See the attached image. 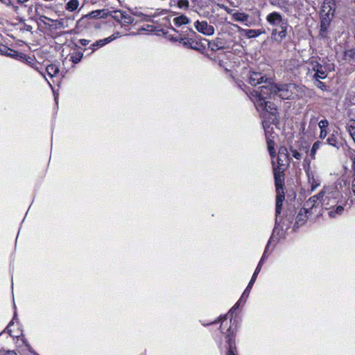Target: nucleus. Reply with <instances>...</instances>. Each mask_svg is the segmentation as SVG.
<instances>
[{
  "label": "nucleus",
  "instance_id": "obj_51",
  "mask_svg": "<svg viewBox=\"0 0 355 355\" xmlns=\"http://www.w3.org/2000/svg\"><path fill=\"white\" fill-rule=\"evenodd\" d=\"M227 315H225L224 318L226 320L227 319Z\"/></svg>",
  "mask_w": 355,
  "mask_h": 355
},
{
  "label": "nucleus",
  "instance_id": "obj_8",
  "mask_svg": "<svg viewBox=\"0 0 355 355\" xmlns=\"http://www.w3.org/2000/svg\"><path fill=\"white\" fill-rule=\"evenodd\" d=\"M262 124H263V129L265 130V133H266L268 149L270 155L272 157H274L276 155V152L275 150V142L269 138L270 132V130H272V128H270V125L266 120L263 121Z\"/></svg>",
  "mask_w": 355,
  "mask_h": 355
},
{
  "label": "nucleus",
  "instance_id": "obj_4",
  "mask_svg": "<svg viewBox=\"0 0 355 355\" xmlns=\"http://www.w3.org/2000/svg\"><path fill=\"white\" fill-rule=\"evenodd\" d=\"M320 193H322L321 204L325 208L336 206L341 198L340 192L333 186H324L320 191Z\"/></svg>",
  "mask_w": 355,
  "mask_h": 355
},
{
  "label": "nucleus",
  "instance_id": "obj_10",
  "mask_svg": "<svg viewBox=\"0 0 355 355\" xmlns=\"http://www.w3.org/2000/svg\"><path fill=\"white\" fill-rule=\"evenodd\" d=\"M196 30L206 35H211L214 33V28L206 21H197L194 24Z\"/></svg>",
  "mask_w": 355,
  "mask_h": 355
},
{
  "label": "nucleus",
  "instance_id": "obj_5",
  "mask_svg": "<svg viewBox=\"0 0 355 355\" xmlns=\"http://www.w3.org/2000/svg\"><path fill=\"white\" fill-rule=\"evenodd\" d=\"M275 94L282 99H293L298 96V92L302 88L293 83L276 85Z\"/></svg>",
  "mask_w": 355,
  "mask_h": 355
},
{
  "label": "nucleus",
  "instance_id": "obj_42",
  "mask_svg": "<svg viewBox=\"0 0 355 355\" xmlns=\"http://www.w3.org/2000/svg\"><path fill=\"white\" fill-rule=\"evenodd\" d=\"M158 16V14L154 13L152 15H144V19L146 21H150L152 17H156Z\"/></svg>",
  "mask_w": 355,
  "mask_h": 355
},
{
  "label": "nucleus",
  "instance_id": "obj_25",
  "mask_svg": "<svg viewBox=\"0 0 355 355\" xmlns=\"http://www.w3.org/2000/svg\"><path fill=\"white\" fill-rule=\"evenodd\" d=\"M46 71L49 76L53 77L59 72V68L56 64H51L46 67Z\"/></svg>",
  "mask_w": 355,
  "mask_h": 355
},
{
  "label": "nucleus",
  "instance_id": "obj_13",
  "mask_svg": "<svg viewBox=\"0 0 355 355\" xmlns=\"http://www.w3.org/2000/svg\"><path fill=\"white\" fill-rule=\"evenodd\" d=\"M289 162L290 158L287 148L284 146L280 147L278 151L277 166L283 167L286 165H288Z\"/></svg>",
  "mask_w": 355,
  "mask_h": 355
},
{
  "label": "nucleus",
  "instance_id": "obj_26",
  "mask_svg": "<svg viewBox=\"0 0 355 355\" xmlns=\"http://www.w3.org/2000/svg\"><path fill=\"white\" fill-rule=\"evenodd\" d=\"M269 3L274 6L280 8H286L289 6L288 1L286 0H269Z\"/></svg>",
  "mask_w": 355,
  "mask_h": 355
},
{
  "label": "nucleus",
  "instance_id": "obj_3",
  "mask_svg": "<svg viewBox=\"0 0 355 355\" xmlns=\"http://www.w3.org/2000/svg\"><path fill=\"white\" fill-rule=\"evenodd\" d=\"M265 84L266 85L253 89L250 92V98L254 102V105L261 101H265L268 98H270L272 95H276L275 92L277 89L276 85L272 83L271 79Z\"/></svg>",
  "mask_w": 355,
  "mask_h": 355
},
{
  "label": "nucleus",
  "instance_id": "obj_36",
  "mask_svg": "<svg viewBox=\"0 0 355 355\" xmlns=\"http://www.w3.org/2000/svg\"><path fill=\"white\" fill-rule=\"evenodd\" d=\"M320 79L321 78H313L314 80V85L322 91H326L327 86L324 83L320 81Z\"/></svg>",
  "mask_w": 355,
  "mask_h": 355
},
{
  "label": "nucleus",
  "instance_id": "obj_33",
  "mask_svg": "<svg viewBox=\"0 0 355 355\" xmlns=\"http://www.w3.org/2000/svg\"><path fill=\"white\" fill-rule=\"evenodd\" d=\"M83 58V53L80 52H73L70 55V60L74 63H78Z\"/></svg>",
  "mask_w": 355,
  "mask_h": 355
},
{
  "label": "nucleus",
  "instance_id": "obj_27",
  "mask_svg": "<svg viewBox=\"0 0 355 355\" xmlns=\"http://www.w3.org/2000/svg\"><path fill=\"white\" fill-rule=\"evenodd\" d=\"M346 129L349 132L350 137L355 142V121H351L346 125Z\"/></svg>",
  "mask_w": 355,
  "mask_h": 355
},
{
  "label": "nucleus",
  "instance_id": "obj_28",
  "mask_svg": "<svg viewBox=\"0 0 355 355\" xmlns=\"http://www.w3.org/2000/svg\"><path fill=\"white\" fill-rule=\"evenodd\" d=\"M257 278H255V277H252L247 288H245V290L244 291V292L243 293L241 298H240V300H243V299L245 298H247L249 295V293H250V289L252 288L255 280H256Z\"/></svg>",
  "mask_w": 355,
  "mask_h": 355
},
{
  "label": "nucleus",
  "instance_id": "obj_29",
  "mask_svg": "<svg viewBox=\"0 0 355 355\" xmlns=\"http://www.w3.org/2000/svg\"><path fill=\"white\" fill-rule=\"evenodd\" d=\"M233 18L236 21L246 22L248 21L249 16L243 12H235L233 14Z\"/></svg>",
  "mask_w": 355,
  "mask_h": 355
},
{
  "label": "nucleus",
  "instance_id": "obj_39",
  "mask_svg": "<svg viewBox=\"0 0 355 355\" xmlns=\"http://www.w3.org/2000/svg\"><path fill=\"white\" fill-rule=\"evenodd\" d=\"M293 157H294L297 159H301L302 158V155L297 150L295 149H291Z\"/></svg>",
  "mask_w": 355,
  "mask_h": 355
},
{
  "label": "nucleus",
  "instance_id": "obj_43",
  "mask_svg": "<svg viewBox=\"0 0 355 355\" xmlns=\"http://www.w3.org/2000/svg\"><path fill=\"white\" fill-rule=\"evenodd\" d=\"M261 264H258L256 269H255V271L252 275V277H255V278H257L259 272H260L261 270Z\"/></svg>",
  "mask_w": 355,
  "mask_h": 355
},
{
  "label": "nucleus",
  "instance_id": "obj_31",
  "mask_svg": "<svg viewBox=\"0 0 355 355\" xmlns=\"http://www.w3.org/2000/svg\"><path fill=\"white\" fill-rule=\"evenodd\" d=\"M180 42L186 47L190 48L192 49H197V43H196L194 41H193L191 39L189 38H184L182 39Z\"/></svg>",
  "mask_w": 355,
  "mask_h": 355
},
{
  "label": "nucleus",
  "instance_id": "obj_11",
  "mask_svg": "<svg viewBox=\"0 0 355 355\" xmlns=\"http://www.w3.org/2000/svg\"><path fill=\"white\" fill-rule=\"evenodd\" d=\"M322 193H320V191L316 194L313 196L312 197L309 198L304 204L303 208L304 210L309 211L310 214L312 213V209L317 207V205L319 204V202L321 203V198H322Z\"/></svg>",
  "mask_w": 355,
  "mask_h": 355
},
{
  "label": "nucleus",
  "instance_id": "obj_46",
  "mask_svg": "<svg viewBox=\"0 0 355 355\" xmlns=\"http://www.w3.org/2000/svg\"><path fill=\"white\" fill-rule=\"evenodd\" d=\"M5 355H17V354L14 351H8L6 352V354Z\"/></svg>",
  "mask_w": 355,
  "mask_h": 355
},
{
  "label": "nucleus",
  "instance_id": "obj_38",
  "mask_svg": "<svg viewBox=\"0 0 355 355\" xmlns=\"http://www.w3.org/2000/svg\"><path fill=\"white\" fill-rule=\"evenodd\" d=\"M354 59L355 58V51L353 49L346 51L345 52V59Z\"/></svg>",
  "mask_w": 355,
  "mask_h": 355
},
{
  "label": "nucleus",
  "instance_id": "obj_47",
  "mask_svg": "<svg viewBox=\"0 0 355 355\" xmlns=\"http://www.w3.org/2000/svg\"><path fill=\"white\" fill-rule=\"evenodd\" d=\"M12 324V322H10L9 323V324L7 326L6 329V330L7 331V332H8L9 334H10V333H11V330H10L9 328H10V326Z\"/></svg>",
  "mask_w": 355,
  "mask_h": 355
},
{
  "label": "nucleus",
  "instance_id": "obj_7",
  "mask_svg": "<svg viewBox=\"0 0 355 355\" xmlns=\"http://www.w3.org/2000/svg\"><path fill=\"white\" fill-rule=\"evenodd\" d=\"M270 80L265 74L258 71H250L248 74V82L252 86H256L261 83H267Z\"/></svg>",
  "mask_w": 355,
  "mask_h": 355
},
{
  "label": "nucleus",
  "instance_id": "obj_18",
  "mask_svg": "<svg viewBox=\"0 0 355 355\" xmlns=\"http://www.w3.org/2000/svg\"><path fill=\"white\" fill-rule=\"evenodd\" d=\"M0 51L2 52L3 55L11 58H22L24 57V54L17 52V51L12 50L11 49L8 48L7 46H3L2 49H0Z\"/></svg>",
  "mask_w": 355,
  "mask_h": 355
},
{
  "label": "nucleus",
  "instance_id": "obj_2",
  "mask_svg": "<svg viewBox=\"0 0 355 355\" xmlns=\"http://www.w3.org/2000/svg\"><path fill=\"white\" fill-rule=\"evenodd\" d=\"M272 164H273V174H274L275 184L276 191H277L276 214L278 215L281 213L283 201L284 200V168L282 167L274 166V162H272Z\"/></svg>",
  "mask_w": 355,
  "mask_h": 355
},
{
  "label": "nucleus",
  "instance_id": "obj_6",
  "mask_svg": "<svg viewBox=\"0 0 355 355\" xmlns=\"http://www.w3.org/2000/svg\"><path fill=\"white\" fill-rule=\"evenodd\" d=\"M309 63L312 67V70L315 72L313 75V78L325 79L327 76L328 71L334 69V67H331V64L322 65L313 58L309 60Z\"/></svg>",
  "mask_w": 355,
  "mask_h": 355
},
{
  "label": "nucleus",
  "instance_id": "obj_30",
  "mask_svg": "<svg viewBox=\"0 0 355 355\" xmlns=\"http://www.w3.org/2000/svg\"><path fill=\"white\" fill-rule=\"evenodd\" d=\"M79 6L78 0H69L66 4V9L69 11L73 12L78 9Z\"/></svg>",
  "mask_w": 355,
  "mask_h": 355
},
{
  "label": "nucleus",
  "instance_id": "obj_48",
  "mask_svg": "<svg viewBox=\"0 0 355 355\" xmlns=\"http://www.w3.org/2000/svg\"><path fill=\"white\" fill-rule=\"evenodd\" d=\"M28 0H17V2L19 3H24L27 2Z\"/></svg>",
  "mask_w": 355,
  "mask_h": 355
},
{
  "label": "nucleus",
  "instance_id": "obj_17",
  "mask_svg": "<svg viewBox=\"0 0 355 355\" xmlns=\"http://www.w3.org/2000/svg\"><path fill=\"white\" fill-rule=\"evenodd\" d=\"M190 3L189 0H170V7H177L180 9L186 10L189 8Z\"/></svg>",
  "mask_w": 355,
  "mask_h": 355
},
{
  "label": "nucleus",
  "instance_id": "obj_37",
  "mask_svg": "<svg viewBox=\"0 0 355 355\" xmlns=\"http://www.w3.org/2000/svg\"><path fill=\"white\" fill-rule=\"evenodd\" d=\"M321 141H315L313 146H312V148H311V156L314 158V155L315 154L316 151L320 148V145H321Z\"/></svg>",
  "mask_w": 355,
  "mask_h": 355
},
{
  "label": "nucleus",
  "instance_id": "obj_32",
  "mask_svg": "<svg viewBox=\"0 0 355 355\" xmlns=\"http://www.w3.org/2000/svg\"><path fill=\"white\" fill-rule=\"evenodd\" d=\"M122 15H123V11L121 10H113L112 12H109L108 16H111L116 21L122 22Z\"/></svg>",
  "mask_w": 355,
  "mask_h": 355
},
{
  "label": "nucleus",
  "instance_id": "obj_35",
  "mask_svg": "<svg viewBox=\"0 0 355 355\" xmlns=\"http://www.w3.org/2000/svg\"><path fill=\"white\" fill-rule=\"evenodd\" d=\"M208 47L213 51H216L223 48L222 46L219 45L217 41H210L208 43Z\"/></svg>",
  "mask_w": 355,
  "mask_h": 355
},
{
  "label": "nucleus",
  "instance_id": "obj_24",
  "mask_svg": "<svg viewBox=\"0 0 355 355\" xmlns=\"http://www.w3.org/2000/svg\"><path fill=\"white\" fill-rule=\"evenodd\" d=\"M337 132H334L327 139V142L329 145L332 146L336 148H339L340 143L338 141V138L336 137Z\"/></svg>",
  "mask_w": 355,
  "mask_h": 355
},
{
  "label": "nucleus",
  "instance_id": "obj_16",
  "mask_svg": "<svg viewBox=\"0 0 355 355\" xmlns=\"http://www.w3.org/2000/svg\"><path fill=\"white\" fill-rule=\"evenodd\" d=\"M328 210V215L331 218H336L343 214L344 207L343 205H336L334 207H326Z\"/></svg>",
  "mask_w": 355,
  "mask_h": 355
},
{
  "label": "nucleus",
  "instance_id": "obj_22",
  "mask_svg": "<svg viewBox=\"0 0 355 355\" xmlns=\"http://www.w3.org/2000/svg\"><path fill=\"white\" fill-rule=\"evenodd\" d=\"M227 343H228V352L227 355H236L234 353V349L236 348V344L234 339L233 338L232 336L230 334H228L227 336Z\"/></svg>",
  "mask_w": 355,
  "mask_h": 355
},
{
  "label": "nucleus",
  "instance_id": "obj_45",
  "mask_svg": "<svg viewBox=\"0 0 355 355\" xmlns=\"http://www.w3.org/2000/svg\"><path fill=\"white\" fill-rule=\"evenodd\" d=\"M352 191L355 196V177L354 178L352 182Z\"/></svg>",
  "mask_w": 355,
  "mask_h": 355
},
{
  "label": "nucleus",
  "instance_id": "obj_9",
  "mask_svg": "<svg viewBox=\"0 0 355 355\" xmlns=\"http://www.w3.org/2000/svg\"><path fill=\"white\" fill-rule=\"evenodd\" d=\"M119 36H120L119 33H116L108 37L96 41L94 43L91 44L90 46L88 48V49H90L92 51L89 54L93 53L98 49L110 43V42L113 41L114 40L118 38Z\"/></svg>",
  "mask_w": 355,
  "mask_h": 355
},
{
  "label": "nucleus",
  "instance_id": "obj_44",
  "mask_svg": "<svg viewBox=\"0 0 355 355\" xmlns=\"http://www.w3.org/2000/svg\"><path fill=\"white\" fill-rule=\"evenodd\" d=\"M90 42V40H86V39H80L79 40V43L82 45V46H86L87 44H89Z\"/></svg>",
  "mask_w": 355,
  "mask_h": 355
},
{
  "label": "nucleus",
  "instance_id": "obj_14",
  "mask_svg": "<svg viewBox=\"0 0 355 355\" xmlns=\"http://www.w3.org/2000/svg\"><path fill=\"white\" fill-rule=\"evenodd\" d=\"M306 175L308 177V183L311 187V191H314L320 185V180L318 177H315L313 172L307 171Z\"/></svg>",
  "mask_w": 355,
  "mask_h": 355
},
{
  "label": "nucleus",
  "instance_id": "obj_49",
  "mask_svg": "<svg viewBox=\"0 0 355 355\" xmlns=\"http://www.w3.org/2000/svg\"><path fill=\"white\" fill-rule=\"evenodd\" d=\"M312 122H313L314 123H315V119H311L310 123H311Z\"/></svg>",
  "mask_w": 355,
  "mask_h": 355
},
{
  "label": "nucleus",
  "instance_id": "obj_15",
  "mask_svg": "<svg viewBox=\"0 0 355 355\" xmlns=\"http://www.w3.org/2000/svg\"><path fill=\"white\" fill-rule=\"evenodd\" d=\"M310 215H311V214H310L309 211L304 210L302 207L296 217V221L294 227L297 226L298 227L303 225Z\"/></svg>",
  "mask_w": 355,
  "mask_h": 355
},
{
  "label": "nucleus",
  "instance_id": "obj_21",
  "mask_svg": "<svg viewBox=\"0 0 355 355\" xmlns=\"http://www.w3.org/2000/svg\"><path fill=\"white\" fill-rule=\"evenodd\" d=\"M329 125V121L327 119H323L319 121L318 126L320 129V138L324 139L327 135V128Z\"/></svg>",
  "mask_w": 355,
  "mask_h": 355
},
{
  "label": "nucleus",
  "instance_id": "obj_23",
  "mask_svg": "<svg viewBox=\"0 0 355 355\" xmlns=\"http://www.w3.org/2000/svg\"><path fill=\"white\" fill-rule=\"evenodd\" d=\"M175 25L178 27L182 25L188 24L190 22V19L184 15H181L173 19Z\"/></svg>",
  "mask_w": 355,
  "mask_h": 355
},
{
  "label": "nucleus",
  "instance_id": "obj_19",
  "mask_svg": "<svg viewBox=\"0 0 355 355\" xmlns=\"http://www.w3.org/2000/svg\"><path fill=\"white\" fill-rule=\"evenodd\" d=\"M109 12L106 10H96L89 12L86 15L87 17L94 19L106 18L108 16Z\"/></svg>",
  "mask_w": 355,
  "mask_h": 355
},
{
  "label": "nucleus",
  "instance_id": "obj_34",
  "mask_svg": "<svg viewBox=\"0 0 355 355\" xmlns=\"http://www.w3.org/2000/svg\"><path fill=\"white\" fill-rule=\"evenodd\" d=\"M133 21V18L130 15L123 11V15H122V22L120 23L123 24H132Z\"/></svg>",
  "mask_w": 355,
  "mask_h": 355
},
{
  "label": "nucleus",
  "instance_id": "obj_41",
  "mask_svg": "<svg viewBox=\"0 0 355 355\" xmlns=\"http://www.w3.org/2000/svg\"><path fill=\"white\" fill-rule=\"evenodd\" d=\"M241 301H242V300H239V302H236V303L234 304V306H233V307H232V308L229 311V312H228V315H231V317H232V310H236V309L239 307V304H240V302H241Z\"/></svg>",
  "mask_w": 355,
  "mask_h": 355
},
{
  "label": "nucleus",
  "instance_id": "obj_20",
  "mask_svg": "<svg viewBox=\"0 0 355 355\" xmlns=\"http://www.w3.org/2000/svg\"><path fill=\"white\" fill-rule=\"evenodd\" d=\"M240 31L243 33V34L248 38L258 37L263 33L261 30L259 29H241Z\"/></svg>",
  "mask_w": 355,
  "mask_h": 355
},
{
  "label": "nucleus",
  "instance_id": "obj_50",
  "mask_svg": "<svg viewBox=\"0 0 355 355\" xmlns=\"http://www.w3.org/2000/svg\"><path fill=\"white\" fill-rule=\"evenodd\" d=\"M223 322L221 324V327H220L221 329H223ZM221 331H223V330H221Z\"/></svg>",
  "mask_w": 355,
  "mask_h": 355
},
{
  "label": "nucleus",
  "instance_id": "obj_40",
  "mask_svg": "<svg viewBox=\"0 0 355 355\" xmlns=\"http://www.w3.org/2000/svg\"><path fill=\"white\" fill-rule=\"evenodd\" d=\"M268 245H269V243H268L266 249H265V251L263 252V254L262 256V257L261 258L258 264H261V266H262L263 263V261H264V259L266 258V253H267V250H268Z\"/></svg>",
  "mask_w": 355,
  "mask_h": 355
},
{
  "label": "nucleus",
  "instance_id": "obj_12",
  "mask_svg": "<svg viewBox=\"0 0 355 355\" xmlns=\"http://www.w3.org/2000/svg\"><path fill=\"white\" fill-rule=\"evenodd\" d=\"M259 111H266L272 116H276L277 106L274 103L270 101H261L255 105Z\"/></svg>",
  "mask_w": 355,
  "mask_h": 355
},
{
  "label": "nucleus",
  "instance_id": "obj_1",
  "mask_svg": "<svg viewBox=\"0 0 355 355\" xmlns=\"http://www.w3.org/2000/svg\"><path fill=\"white\" fill-rule=\"evenodd\" d=\"M268 23L274 27L272 31V38L277 41L281 42L287 35V29L288 27V21L284 19L282 15L277 12H272L266 17Z\"/></svg>",
  "mask_w": 355,
  "mask_h": 355
}]
</instances>
